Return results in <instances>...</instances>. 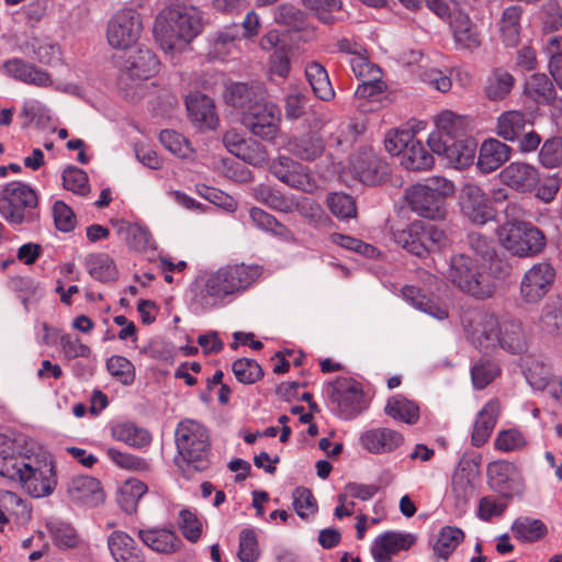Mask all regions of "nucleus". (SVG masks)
<instances>
[{"label": "nucleus", "instance_id": "35", "mask_svg": "<svg viewBox=\"0 0 562 562\" xmlns=\"http://www.w3.org/2000/svg\"><path fill=\"white\" fill-rule=\"evenodd\" d=\"M158 59L147 48H139L125 64V71L133 79H148L158 71Z\"/></svg>", "mask_w": 562, "mask_h": 562}, {"label": "nucleus", "instance_id": "30", "mask_svg": "<svg viewBox=\"0 0 562 562\" xmlns=\"http://www.w3.org/2000/svg\"><path fill=\"white\" fill-rule=\"evenodd\" d=\"M310 127L322 131L328 135L329 139L337 146L350 143L357 135V125L351 123L325 120L321 115H314L310 122Z\"/></svg>", "mask_w": 562, "mask_h": 562}, {"label": "nucleus", "instance_id": "21", "mask_svg": "<svg viewBox=\"0 0 562 562\" xmlns=\"http://www.w3.org/2000/svg\"><path fill=\"white\" fill-rule=\"evenodd\" d=\"M144 546L154 552L170 555L178 552L181 548V539L169 528L148 527L140 528L136 532Z\"/></svg>", "mask_w": 562, "mask_h": 562}, {"label": "nucleus", "instance_id": "36", "mask_svg": "<svg viewBox=\"0 0 562 562\" xmlns=\"http://www.w3.org/2000/svg\"><path fill=\"white\" fill-rule=\"evenodd\" d=\"M476 150V143L473 138H459L451 142L442 157L456 169H463L473 164Z\"/></svg>", "mask_w": 562, "mask_h": 562}, {"label": "nucleus", "instance_id": "1", "mask_svg": "<svg viewBox=\"0 0 562 562\" xmlns=\"http://www.w3.org/2000/svg\"><path fill=\"white\" fill-rule=\"evenodd\" d=\"M202 12L195 7L180 5L164 10L155 21L154 35L166 53L181 52L202 31Z\"/></svg>", "mask_w": 562, "mask_h": 562}, {"label": "nucleus", "instance_id": "25", "mask_svg": "<svg viewBox=\"0 0 562 562\" xmlns=\"http://www.w3.org/2000/svg\"><path fill=\"white\" fill-rule=\"evenodd\" d=\"M404 441L402 434L391 428H374L360 436L362 447L374 454L394 451Z\"/></svg>", "mask_w": 562, "mask_h": 562}, {"label": "nucleus", "instance_id": "11", "mask_svg": "<svg viewBox=\"0 0 562 562\" xmlns=\"http://www.w3.org/2000/svg\"><path fill=\"white\" fill-rule=\"evenodd\" d=\"M241 122L252 135L273 142L280 132L281 112L276 103L266 98L243 112Z\"/></svg>", "mask_w": 562, "mask_h": 562}, {"label": "nucleus", "instance_id": "5", "mask_svg": "<svg viewBox=\"0 0 562 562\" xmlns=\"http://www.w3.org/2000/svg\"><path fill=\"white\" fill-rule=\"evenodd\" d=\"M4 472L35 498L52 494L57 484L54 463L46 458L23 456L21 461L9 462Z\"/></svg>", "mask_w": 562, "mask_h": 562}, {"label": "nucleus", "instance_id": "49", "mask_svg": "<svg viewBox=\"0 0 562 562\" xmlns=\"http://www.w3.org/2000/svg\"><path fill=\"white\" fill-rule=\"evenodd\" d=\"M513 535L522 542H533L542 538L547 532L546 525L539 519L520 517L512 526Z\"/></svg>", "mask_w": 562, "mask_h": 562}, {"label": "nucleus", "instance_id": "12", "mask_svg": "<svg viewBox=\"0 0 562 562\" xmlns=\"http://www.w3.org/2000/svg\"><path fill=\"white\" fill-rule=\"evenodd\" d=\"M142 32L140 14L133 9H124L110 19L106 38L113 48L127 49L139 40Z\"/></svg>", "mask_w": 562, "mask_h": 562}, {"label": "nucleus", "instance_id": "61", "mask_svg": "<svg viewBox=\"0 0 562 562\" xmlns=\"http://www.w3.org/2000/svg\"><path fill=\"white\" fill-rule=\"evenodd\" d=\"M235 156L252 166L262 165L268 160L266 147L250 137L247 138Z\"/></svg>", "mask_w": 562, "mask_h": 562}, {"label": "nucleus", "instance_id": "43", "mask_svg": "<svg viewBox=\"0 0 562 562\" xmlns=\"http://www.w3.org/2000/svg\"><path fill=\"white\" fill-rule=\"evenodd\" d=\"M526 94L540 104H549L555 100V88L544 74H535L525 85Z\"/></svg>", "mask_w": 562, "mask_h": 562}, {"label": "nucleus", "instance_id": "41", "mask_svg": "<svg viewBox=\"0 0 562 562\" xmlns=\"http://www.w3.org/2000/svg\"><path fill=\"white\" fill-rule=\"evenodd\" d=\"M112 437L134 448H143L151 441L150 434L133 423H120L112 427Z\"/></svg>", "mask_w": 562, "mask_h": 562}, {"label": "nucleus", "instance_id": "26", "mask_svg": "<svg viewBox=\"0 0 562 562\" xmlns=\"http://www.w3.org/2000/svg\"><path fill=\"white\" fill-rule=\"evenodd\" d=\"M67 493L74 502L97 506L103 502L101 483L88 475L74 476L67 484Z\"/></svg>", "mask_w": 562, "mask_h": 562}, {"label": "nucleus", "instance_id": "57", "mask_svg": "<svg viewBox=\"0 0 562 562\" xmlns=\"http://www.w3.org/2000/svg\"><path fill=\"white\" fill-rule=\"evenodd\" d=\"M233 372L236 379L244 384H252L263 375L260 364L248 358H241L234 361Z\"/></svg>", "mask_w": 562, "mask_h": 562}, {"label": "nucleus", "instance_id": "24", "mask_svg": "<svg viewBox=\"0 0 562 562\" xmlns=\"http://www.w3.org/2000/svg\"><path fill=\"white\" fill-rule=\"evenodd\" d=\"M415 542L411 533L389 531L379 536L371 548L375 562H390L392 557L402 550H407Z\"/></svg>", "mask_w": 562, "mask_h": 562}, {"label": "nucleus", "instance_id": "27", "mask_svg": "<svg viewBox=\"0 0 562 562\" xmlns=\"http://www.w3.org/2000/svg\"><path fill=\"white\" fill-rule=\"evenodd\" d=\"M317 130L311 128L308 133L293 137L289 142V150L297 159L314 161L325 153V142Z\"/></svg>", "mask_w": 562, "mask_h": 562}, {"label": "nucleus", "instance_id": "23", "mask_svg": "<svg viewBox=\"0 0 562 562\" xmlns=\"http://www.w3.org/2000/svg\"><path fill=\"white\" fill-rule=\"evenodd\" d=\"M191 122L199 130H213L217 126L218 117L214 101L202 93L190 94L186 101Z\"/></svg>", "mask_w": 562, "mask_h": 562}, {"label": "nucleus", "instance_id": "44", "mask_svg": "<svg viewBox=\"0 0 562 562\" xmlns=\"http://www.w3.org/2000/svg\"><path fill=\"white\" fill-rule=\"evenodd\" d=\"M434 157L427 151L420 140L414 137L401 158V164L411 170H428L434 166Z\"/></svg>", "mask_w": 562, "mask_h": 562}, {"label": "nucleus", "instance_id": "31", "mask_svg": "<svg viewBox=\"0 0 562 562\" xmlns=\"http://www.w3.org/2000/svg\"><path fill=\"white\" fill-rule=\"evenodd\" d=\"M528 125H532L529 114L516 110L506 111L497 119L496 133L505 140L514 142L520 138Z\"/></svg>", "mask_w": 562, "mask_h": 562}, {"label": "nucleus", "instance_id": "4", "mask_svg": "<svg viewBox=\"0 0 562 562\" xmlns=\"http://www.w3.org/2000/svg\"><path fill=\"white\" fill-rule=\"evenodd\" d=\"M452 181L443 177H431L425 183L405 190V200L413 212L422 217L440 221L446 217V200L454 193Z\"/></svg>", "mask_w": 562, "mask_h": 562}, {"label": "nucleus", "instance_id": "58", "mask_svg": "<svg viewBox=\"0 0 562 562\" xmlns=\"http://www.w3.org/2000/svg\"><path fill=\"white\" fill-rule=\"evenodd\" d=\"M539 161L546 168L562 166V138L550 137L544 140L539 151Z\"/></svg>", "mask_w": 562, "mask_h": 562}, {"label": "nucleus", "instance_id": "8", "mask_svg": "<svg viewBox=\"0 0 562 562\" xmlns=\"http://www.w3.org/2000/svg\"><path fill=\"white\" fill-rule=\"evenodd\" d=\"M503 246L518 257H532L540 254L547 244L544 234L531 223L507 221L498 231Z\"/></svg>", "mask_w": 562, "mask_h": 562}, {"label": "nucleus", "instance_id": "53", "mask_svg": "<svg viewBox=\"0 0 562 562\" xmlns=\"http://www.w3.org/2000/svg\"><path fill=\"white\" fill-rule=\"evenodd\" d=\"M329 211L339 220H349L356 216L357 209L353 199L342 192H333L326 199Z\"/></svg>", "mask_w": 562, "mask_h": 562}, {"label": "nucleus", "instance_id": "64", "mask_svg": "<svg viewBox=\"0 0 562 562\" xmlns=\"http://www.w3.org/2000/svg\"><path fill=\"white\" fill-rule=\"evenodd\" d=\"M238 559L240 562H255L259 557V549L254 530L243 529L239 535Z\"/></svg>", "mask_w": 562, "mask_h": 562}, {"label": "nucleus", "instance_id": "46", "mask_svg": "<svg viewBox=\"0 0 562 562\" xmlns=\"http://www.w3.org/2000/svg\"><path fill=\"white\" fill-rule=\"evenodd\" d=\"M146 492L145 483L137 479H128L119 488V505L125 513L132 514L136 512L138 502Z\"/></svg>", "mask_w": 562, "mask_h": 562}, {"label": "nucleus", "instance_id": "3", "mask_svg": "<svg viewBox=\"0 0 562 562\" xmlns=\"http://www.w3.org/2000/svg\"><path fill=\"white\" fill-rule=\"evenodd\" d=\"M259 276L252 266L227 265L211 273L201 289H194V300L202 306H214L226 296L245 291Z\"/></svg>", "mask_w": 562, "mask_h": 562}, {"label": "nucleus", "instance_id": "62", "mask_svg": "<svg viewBox=\"0 0 562 562\" xmlns=\"http://www.w3.org/2000/svg\"><path fill=\"white\" fill-rule=\"evenodd\" d=\"M414 137V133L409 130L389 132L384 139V147L391 155H401L403 157Z\"/></svg>", "mask_w": 562, "mask_h": 562}, {"label": "nucleus", "instance_id": "33", "mask_svg": "<svg viewBox=\"0 0 562 562\" xmlns=\"http://www.w3.org/2000/svg\"><path fill=\"white\" fill-rule=\"evenodd\" d=\"M498 413L499 404L494 400L487 402L480 411L472 432L473 446L480 447L487 441L496 425Z\"/></svg>", "mask_w": 562, "mask_h": 562}, {"label": "nucleus", "instance_id": "10", "mask_svg": "<svg viewBox=\"0 0 562 562\" xmlns=\"http://www.w3.org/2000/svg\"><path fill=\"white\" fill-rule=\"evenodd\" d=\"M325 393L345 419L356 417L367 407L360 384L350 378H337L327 383Z\"/></svg>", "mask_w": 562, "mask_h": 562}, {"label": "nucleus", "instance_id": "56", "mask_svg": "<svg viewBox=\"0 0 562 562\" xmlns=\"http://www.w3.org/2000/svg\"><path fill=\"white\" fill-rule=\"evenodd\" d=\"M452 493L458 507H463L474 496V485L464 469L457 470L452 476Z\"/></svg>", "mask_w": 562, "mask_h": 562}, {"label": "nucleus", "instance_id": "50", "mask_svg": "<svg viewBox=\"0 0 562 562\" xmlns=\"http://www.w3.org/2000/svg\"><path fill=\"white\" fill-rule=\"evenodd\" d=\"M121 231L125 232V240L134 250L145 252L155 248V240L146 227L138 224L125 223L124 226L121 227Z\"/></svg>", "mask_w": 562, "mask_h": 562}, {"label": "nucleus", "instance_id": "51", "mask_svg": "<svg viewBox=\"0 0 562 562\" xmlns=\"http://www.w3.org/2000/svg\"><path fill=\"white\" fill-rule=\"evenodd\" d=\"M254 194L257 201L272 210L284 213H289L292 210L291 202L280 191L270 186L259 184L255 188Z\"/></svg>", "mask_w": 562, "mask_h": 562}, {"label": "nucleus", "instance_id": "34", "mask_svg": "<svg viewBox=\"0 0 562 562\" xmlns=\"http://www.w3.org/2000/svg\"><path fill=\"white\" fill-rule=\"evenodd\" d=\"M451 27L454 41L460 47L473 50L481 46L480 33L469 15L462 12L454 14Z\"/></svg>", "mask_w": 562, "mask_h": 562}, {"label": "nucleus", "instance_id": "63", "mask_svg": "<svg viewBox=\"0 0 562 562\" xmlns=\"http://www.w3.org/2000/svg\"><path fill=\"white\" fill-rule=\"evenodd\" d=\"M293 506L301 518H307L317 512V503L308 488L296 487L293 492Z\"/></svg>", "mask_w": 562, "mask_h": 562}, {"label": "nucleus", "instance_id": "48", "mask_svg": "<svg viewBox=\"0 0 562 562\" xmlns=\"http://www.w3.org/2000/svg\"><path fill=\"white\" fill-rule=\"evenodd\" d=\"M438 133H445L453 139L463 138L468 131V121L464 116L451 111H443L435 119Z\"/></svg>", "mask_w": 562, "mask_h": 562}, {"label": "nucleus", "instance_id": "2", "mask_svg": "<svg viewBox=\"0 0 562 562\" xmlns=\"http://www.w3.org/2000/svg\"><path fill=\"white\" fill-rule=\"evenodd\" d=\"M178 456L176 465L186 476L209 467L210 436L207 429L194 419L181 420L175 431Z\"/></svg>", "mask_w": 562, "mask_h": 562}, {"label": "nucleus", "instance_id": "54", "mask_svg": "<svg viewBox=\"0 0 562 562\" xmlns=\"http://www.w3.org/2000/svg\"><path fill=\"white\" fill-rule=\"evenodd\" d=\"M540 322L544 331L562 334V295L546 305Z\"/></svg>", "mask_w": 562, "mask_h": 562}, {"label": "nucleus", "instance_id": "9", "mask_svg": "<svg viewBox=\"0 0 562 562\" xmlns=\"http://www.w3.org/2000/svg\"><path fill=\"white\" fill-rule=\"evenodd\" d=\"M465 338L480 351L485 353L498 349L499 319L482 310H468L461 316Z\"/></svg>", "mask_w": 562, "mask_h": 562}, {"label": "nucleus", "instance_id": "18", "mask_svg": "<svg viewBox=\"0 0 562 562\" xmlns=\"http://www.w3.org/2000/svg\"><path fill=\"white\" fill-rule=\"evenodd\" d=\"M506 187L518 193H531L540 183L538 169L527 162L514 161L506 166L498 175Z\"/></svg>", "mask_w": 562, "mask_h": 562}, {"label": "nucleus", "instance_id": "60", "mask_svg": "<svg viewBox=\"0 0 562 562\" xmlns=\"http://www.w3.org/2000/svg\"><path fill=\"white\" fill-rule=\"evenodd\" d=\"M106 456L117 467L125 470L143 472L149 469V464L145 459L122 452L115 448H108Z\"/></svg>", "mask_w": 562, "mask_h": 562}, {"label": "nucleus", "instance_id": "20", "mask_svg": "<svg viewBox=\"0 0 562 562\" xmlns=\"http://www.w3.org/2000/svg\"><path fill=\"white\" fill-rule=\"evenodd\" d=\"M267 98L266 88L259 82H234L224 92L225 102L243 112Z\"/></svg>", "mask_w": 562, "mask_h": 562}, {"label": "nucleus", "instance_id": "28", "mask_svg": "<svg viewBox=\"0 0 562 562\" xmlns=\"http://www.w3.org/2000/svg\"><path fill=\"white\" fill-rule=\"evenodd\" d=\"M108 546L116 562H145V554L136 541L126 532L113 531L108 539Z\"/></svg>", "mask_w": 562, "mask_h": 562}, {"label": "nucleus", "instance_id": "40", "mask_svg": "<svg viewBox=\"0 0 562 562\" xmlns=\"http://www.w3.org/2000/svg\"><path fill=\"white\" fill-rule=\"evenodd\" d=\"M423 222L415 221L403 229L394 232V240L408 252L425 257V247L422 241Z\"/></svg>", "mask_w": 562, "mask_h": 562}, {"label": "nucleus", "instance_id": "14", "mask_svg": "<svg viewBox=\"0 0 562 562\" xmlns=\"http://www.w3.org/2000/svg\"><path fill=\"white\" fill-rule=\"evenodd\" d=\"M461 213L472 223L484 225L494 220L495 210L486 193L474 183H467L460 192Z\"/></svg>", "mask_w": 562, "mask_h": 562}, {"label": "nucleus", "instance_id": "7", "mask_svg": "<svg viewBox=\"0 0 562 562\" xmlns=\"http://www.w3.org/2000/svg\"><path fill=\"white\" fill-rule=\"evenodd\" d=\"M443 274L460 291L479 300L488 299L496 291L488 276L481 273L473 259L464 255L452 256Z\"/></svg>", "mask_w": 562, "mask_h": 562}, {"label": "nucleus", "instance_id": "59", "mask_svg": "<svg viewBox=\"0 0 562 562\" xmlns=\"http://www.w3.org/2000/svg\"><path fill=\"white\" fill-rule=\"evenodd\" d=\"M63 186L66 190L85 195L89 192L87 173L76 167L69 166L63 172Z\"/></svg>", "mask_w": 562, "mask_h": 562}, {"label": "nucleus", "instance_id": "17", "mask_svg": "<svg viewBox=\"0 0 562 562\" xmlns=\"http://www.w3.org/2000/svg\"><path fill=\"white\" fill-rule=\"evenodd\" d=\"M352 170L356 177L368 186L383 183L391 172L389 164L372 149H364L355 155Z\"/></svg>", "mask_w": 562, "mask_h": 562}, {"label": "nucleus", "instance_id": "22", "mask_svg": "<svg viewBox=\"0 0 562 562\" xmlns=\"http://www.w3.org/2000/svg\"><path fill=\"white\" fill-rule=\"evenodd\" d=\"M522 370L528 384L533 390L547 391L551 396L555 395L562 379L554 376L542 360L527 357L524 360Z\"/></svg>", "mask_w": 562, "mask_h": 562}, {"label": "nucleus", "instance_id": "15", "mask_svg": "<svg viewBox=\"0 0 562 562\" xmlns=\"http://www.w3.org/2000/svg\"><path fill=\"white\" fill-rule=\"evenodd\" d=\"M271 173L286 186L311 193L316 189V183L310 175L308 168L299 161L280 156L270 166Z\"/></svg>", "mask_w": 562, "mask_h": 562}, {"label": "nucleus", "instance_id": "38", "mask_svg": "<svg viewBox=\"0 0 562 562\" xmlns=\"http://www.w3.org/2000/svg\"><path fill=\"white\" fill-rule=\"evenodd\" d=\"M515 82L516 80L509 71L496 68L486 79L484 93L491 101H502L510 93Z\"/></svg>", "mask_w": 562, "mask_h": 562}, {"label": "nucleus", "instance_id": "16", "mask_svg": "<svg viewBox=\"0 0 562 562\" xmlns=\"http://www.w3.org/2000/svg\"><path fill=\"white\" fill-rule=\"evenodd\" d=\"M487 480L490 486L507 496L521 493L524 479L519 469L508 461H494L487 465Z\"/></svg>", "mask_w": 562, "mask_h": 562}, {"label": "nucleus", "instance_id": "32", "mask_svg": "<svg viewBox=\"0 0 562 562\" xmlns=\"http://www.w3.org/2000/svg\"><path fill=\"white\" fill-rule=\"evenodd\" d=\"M522 13V8L517 4L509 5L502 12L499 33L502 42L508 47L516 46L520 41Z\"/></svg>", "mask_w": 562, "mask_h": 562}, {"label": "nucleus", "instance_id": "47", "mask_svg": "<svg viewBox=\"0 0 562 562\" xmlns=\"http://www.w3.org/2000/svg\"><path fill=\"white\" fill-rule=\"evenodd\" d=\"M464 532L453 526H445L440 529L434 552L438 558L447 560L457 547L463 541Z\"/></svg>", "mask_w": 562, "mask_h": 562}, {"label": "nucleus", "instance_id": "29", "mask_svg": "<svg viewBox=\"0 0 562 562\" xmlns=\"http://www.w3.org/2000/svg\"><path fill=\"white\" fill-rule=\"evenodd\" d=\"M510 151V147L501 140L486 139L480 148L477 167L484 173L493 172L509 159Z\"/></svg>", "mask_w": 562, "mask_h": 562}, {"label": "nucleus", "instance_id": "45", "mask_svg": "<svg viewBox=\"0 0 562 562\" xmlns=\"http://www.w3.org/2000/svg\"><path fill=\"white\" fill-rule=\"evenodd\" d=\"M384 412L387 416L406 424H415L419 418L418 405L401 395L390 398Z\"/></svg>", "mask_w": 562, "mask_h": 562}, {"label": "nucleus", "instance_id": "19", "mask_svg": "<svg viewBox=\"0 0 562 562\" xmlns=\"http://www.w3.org/2000/svg\"><path fill=\"white\" fill-rule=\"evenodd\" d=\"M498 340V349L512 355H520L528 349L529 338L524 323L510 315L499 319Z\"/></svg>", "mask_w": 562, "mask_h": 562}, {"label": "nucleus", "instance_id": "6", "mask_svg": "<svg viewBox=\"0 0 562 562\" xmlns=\"http://www.w3.org/2000/svg\"><path fill=\"white\" fill-rule=\"evenodd\" d=\"M38 199L35 190L21 181H12L0 189V215L10 224L33 223Z\"/></svg>", "mask_w": 562, "mask_h": 562}, {"label": "nucleus", "instance_id": "39", "mask_svg": "<svg viewBox=\"0 0 562 562\" xmlns=\"http://www.w3.org/2000/svg\"><path fill=\"white\" fill-rule=\"evenodd\" d=\"M88 273L100 282L114 281L117 278V269L114 260L108 254H91L86 260Z\"/></svg>", "mask_w": 562, "mask_h": 562}, {"label": "nucleus", "instance_id": "37", "mask_svg": "<svg viewBox=\"0 0 562 562\" xmlns=\"http://www.w3.org/2000/svg\"><path fill=\"white\" fill-rule=\"evenodd\" d=\"M305 76L318 99L329 101L335 97L328 72L322 64L310 61L305 67Z\"/></svg>", "mask_w": 562, "mask_h": 562}, {"label": "nucleus", "instance_id": "52", "mask_svg": "<svg viewBox=\"0 0 562 562\" xmlns=\"http://www.w3.org/2000/svg\"><path fill=\"white\" fill-rule=\"evenodd\" d=\"M498 364L490 359H480L471 368L473 386L477 390L486 387L499 374Z\"/></svg>", "mask_w": 562, "mask_h": 562}, {"label": "nucleus", "instance_id": "42", "mask_svg": "<svg viewBox=\"0 0 562 562\" xmlns=\"http://www.w3.org/2000/svg\"><path fill=\"white\" fill-rule=\"evenodd\" d=\"M402 294L406 301L412 303V305L432 316L434 318L438 321L448 318V310L445 306H441L431 301L429 297L423 294L419 289L406 285L402 289Z\"/></svg>", "mask_w": 562, "mask_h": 562}, {"label": "nucleus", "instance_id": "13", "mask_svg": "<svg viewBox=\"0 0 562 562\" xmlns=\"http://www.w3.org/2000/svg\"><path fill=\"white\" fill-rule=\"evenodd\" d=\"M555 269L549 262H538L529 268L520 281L519 296L526 304L540 302L551 290Z\"/></svg>", "mask_w": 562, "mask_h": 562}, {"label": "nucleus", "instance_id": "55", "mask_svg": "<svg viewBox=\"0 0 562 562\" xmlns=\"http://www.w3.org/2000/svg\"><path fill=\"white\" fill-rule=\"evenodd\" d=\"M106 369L123 385H131L135 381V367L125 357L112 356L106 361Z\"/></svg>", "mask_w": 562, "mask_h": 562}]
</instances>
